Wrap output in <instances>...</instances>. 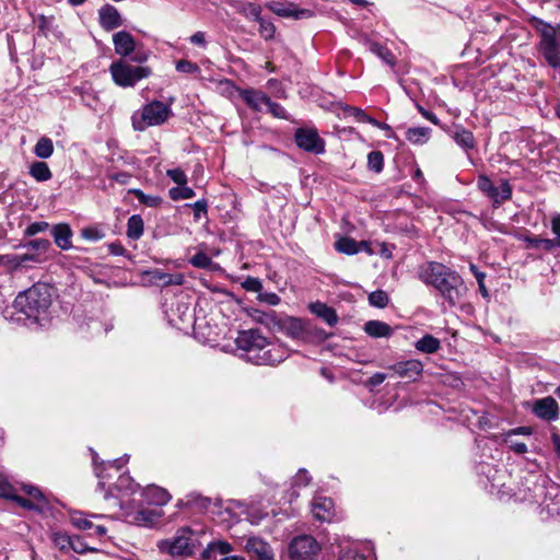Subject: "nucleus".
Instances as JSON below:
<instances>
[{
    "label": "nucleus",
    "instance_id": "aec40b11",
    "mask_svg": "<svg viewBox=\"0 0 560 560\" xmlns=\"http://www.w3.org/2000/svg\"><path fill=\"white\" fill-rule=\"evenodd\" d=\"M51 235L55 244L62 250L72 247V231L67 223H59L52 226Z\"/></svg>",
    "mask_w": 560,
    "mask_h": 560
},
{
    "label": "nucleus",
    "instance_id": "a19ab883",
    "mask_svg": "<svg viewBox=\"0 0 560 560\" xmlns=\"http://www.w3.org/2000/svg\"><path fill=\"white\" fill-rule=\"evenodd\" d=\"M350 112L352 113V115L355 117V119L358 121H361V122H370L371 125L373 126H376L378 128H382V129H388L389 127L385 124H380L377 120H375L374 118H371L370 116H368L362 109L360 108H357V107H352L350 108Z\"/></svg>",
    "mask_w": 560,
    "mask_h": 560
},
{
    "label": "nucleus",
    "instance_id": "4c0bfd02",
    "mask_svg": "<svg viewBox=\"0 0 560 560\" xmlns=\"http://www.w3.org/2000/svg\"><path fill=\"white\" fill-rule=\"evenodd\" d=\"M170 198L172 200H182V199H190L195 196V191L192 188L186 185H178L177 187H173L168 191Z\"/></svg>",
    "mask_w": 560,
    "mask_h": 560
},
{
    "label": "nucleus",
    "instance_id": "cd10ccee",
    "mask_svg": "<svg viewBox=\"0 0 560 560\" xmlns=\"http://www.w3.org/2000/svg\"><path fill=\"white\" fill-rule=\"evenodd\" d=\"M366 44L369 46V49L371 52L375 54L377 57H380L386 65L394 67L396 63V58L392 54L389 49L382 46L378 43L366 40Z\"/></svg>",
    "mask_w": 560,
    "mask_h": 560
},
{
    "label": "nucleus",
    "instance_id": "0e129e2a",
    "mask_svg": "<svg viewBox=\"0 0 560 560\" xmlns=\"http://www.w3.org/2000/svg\"><path fill=\"white\" fill-rule=\"evenodd\" d=\"M243 288L246 289L247 291H252V292H260L261 291V282L259 279L257 278H252V277H248L244 282H243Z\"/></svg>",
    "mask_w": 560,
    "mask_h": 560
},
{
    "label": "nucleus",
    "instance_id": "4468645a",
    "mask_svg": "<svg viewBox=\"0 0 560 560\" xmlns=\"http://www.w3.org/2000/svg\"><path fill=\"white\" fill-rule=\"evenodd\" d=\"M534 26L539 32L541 36L540 48H549L555 45H560L559 34H560V25L557 27L544 22L540 19H534Z\"/></svg>",
    "mask_w": 560,
    "mask_h": 560
},
{
    "label": "nucleus",
    "instance_id": "9d476101",
    "mask_svg": "<svg viewBox=\"0 0 560 560\" xmlns=\"http://www.w3.org/2000/svg\"><path fill=\"white\" fill-rule=\"evenodd\" d=\"M266 8L285 19L303 20L314 15L308 9H299L294 3L282 0H270L266 3Z\"/></svg>",
    "mask_w": 560,
    "mask_h": 560
},
{
    "label": "nucleus",
    "instance_id": "20e7f679",
    "mask_svg": "<svg viewBox=\"0 0 560 560\" xmlns=\"http://www.w3.org/2000/svg\"><path fill=\"white\" fill-rule=\"evenodd\" d=\"M171 114L170 105L160 101L150 102L132 114V128L136 131H144L149 127L163 125Z\"/></svg>",
    "mask_w": 560,
    "mask_h": 560
},
{
    "label": "nucleus",
    "instance_id": "c9c22d12",
    "mask_svg": "<svg viewBox=\"0 0 560 560\" xmlns=\"http://www.w3.org/2000/svg\"><path fill=\"white\" fill-rule=\"evenodd\" d=\"M541 51L548 65L560 70V44L541 49Z\"/></svg>",
    "mask_w": 560,
    "mask_h": 560
},
{
    "label": "nucleus",
    "instance_id": "13d9d810",
    "mask_svg": "<svg viewBox=\"0 0 560 560\" xmlns=\"http://www.w3.org/2000/svg\"><path fill=\"white\" fill-rule=\"evenodd\" d=\"M311 477L305 469H300L293 478V487H305L310 483Z\"/></svg>",
    "mask_w": 560,
    "mask_h": 560
},
{
    "label": "nucleus",
    "instance_id": "69168bd1",
    "mask_svg": "<svg viewBox=\"0 0 560 560\" xmlns=\"http://www.w3.org/2000/svg\"><path fill=\"white\" fill-rule=\"evenodd\" d=\"M533 433V429L530 427H518L516 429L510 430L504 434V442H510V438L515 434L522 435H530Z\"/></svg>",
    "mask_w": 560,
    "mask_h": 560
},
{
    "label": "nucleus",
    "instance_id": "8fccbe9b",
    "mask_svg": "<svg viewBox=\"0 0 560 560\" xmlns=\"http://www.w3.org/2000/svg\"><path fill=\"white\" fill-rule=\"evenodd\" d=\"M258 23H259V33H260V35L265 39L272 38L273 35H275V32H276L275 25L271 22H269V21H267V20H265L262 18H261L260 21H258Z\"/></svg>",
    "mask_w": 560,
    "mask_h": 560
},
{
    "label": "nucleus",
    "instance_id": "338daca9",
    "mask_svg": "<svg viewBox=\"0 0 560 560\" xmlns=\"http://www.w3.org/2000/svg\"><path fill=\"white\" fill-rule=\"evenodd\" d=\"M12 493V487L7 478L0 474V497L9 498Z\"/></svg>",
    "mask_w": 560,
    "mask_h": 560
},
{
    "label": "nucleus",
    "instance_id": "e2e57ef3",
    "mask_svg": "<svg viewBox=\"0 0 560 560\" xmlns=\"http://www.w3.org/2000/svg\"><path fill=\"white\" fill-rule=\"evenodd\" d=\"M258 300L268 305H278L280 303L279 295L272 292H259Z\"/></svg>",
    "mask_w": 560,
    "mask_h": 560
},
{
    "label": "nucleus",
    "instance_id": "bb28decb",
    "mask_svg": "<svg viewBox=\"0 0 560 560\" xmlns=\"http://www.w3.org/2000/svg\"><path fill=\"white\" fill-rule=\"evenodd\" d=\"M30 175L37 182H47L52 177V173L46 162L36 161L30 165Z\"/></svg>",
    "mask_w": 560,
    "mask_h": 560
},
{
    "label": "nucleus",
    "instance_id": "ddd939ff",
    "mask_svg": "<svg viewBox=\"0 0 560 560\" xmlns=\"http://www.w3.org/2000/svg\"><path fill=\"white\" fill-rule=\"evenodd\" d=\"M296 340L305 339L308 335L305 323L295 317L281 316L277 330Z\"/></svg>",
    "mask_w": 560,
    "mask_h": 560
},
{
    "label": "nucleus",
    "instance_id": "4be33fe9",
    "mask_svg": "<svg viewBox=\"0 0 560 560\" xmlns=\"http://www.w3.org/2000/svg\"><path fill=\"white\" fill-rule=\"evenodd\" d=\"M141 495L149 505L162 506L165 505L170 500L171 495L168 492L156 486H149L142 492Z\"/></svg>",
    "mask_w": 560,
    "mask_h": 560
},
{
    "label": "nucleus",
    "instance_id": "c85d7f7f",
    "mask_svg": "<svg viewBox=\"0 0 560 560\" xmlns=\"http://www.w3.org/2000/svg\"><path fill=\"white\" fill-rule=\"evenodd\" d=\"M431 129L428 127H413L406 131L408 141L415 144H423L430 138Z\"/></svg>",
    "mask_w": 560,
    "mask_h": 560
},
{
    "label": "nucleus",
    "instance_id": "7ed1b4c3",
    "mask_svg": "<svg viewBox=\"0 0 560 560\" xmlns=\"http://www.w3.org/2000/svg\"><path fill=\"white\" fill-rule=\"evenodd\" d=\"M51 304L50 288L44 283H36L21 292L14 300L16 311L28 318L38 319Z\"/></svg>",
    "mask_w": 560,
    "mask_h": 560
},
{
    "label": "nucleus",
    "instance_id": "a878e982",
    "mask_svg": "<svg viewBox=\"0 0 560 560\" xmlns=\"http://www.w3.org/2000/svg\"><path fill=\"white\" fill-rule=\"evenodd\" d=\"M453 139L465 150H471L475 147V138L472 132L463 128L462 126L455 127Z\"/></svg>",
    "mask_w": 560,
    "mask_h": 560
},
{
    "label": "nucleus",
    "instance_id": "79ce46f5",
    "mask_svg": "<svg viewBox=\"0 0 560 560\" xmlns=\"http://www.w3.org/2000/svg\"><path fill=\"white\" fill-rule=\"evenodd\" d=\"M190 264L197 268L209 269L213 265V261L207 254L198 252L190 258Z\"/></svg>",
    "mask_w": 560,
    "mask_h": 560
},
{
    "label": "nucleus",
    "instance_id": "f257e3e1",
    "mask_svg": "<svg viewBox=\"0 0 560 560\" xmlns=\"http://www.w3.org/2000/svg\"><path fill=\"white\" fill-rule=\"evenodd\" d=\"M235 343L244 359L256 365H276L289 357L282 346L271 345L258 329L240 331Z\"/></svg>",
    "mask_w": 560,
    "mask_h": 560
},
{
    "label": "nucleus",
    "instance_id": "5fc2aeb1",
    "mask_svg": "<svg viewBox=\"0 0 560 560\" xmlns=\"http://www.w3.org/2000/svg\"><path fill=\"white\" fill-rule=\"evenodd\" d=\"M50 242L45 238H36L26 244L27 247L37 250V252H47L50 247Z\"/></svg>",
    "mask_w": 560,
    "mask_h": 560
},
{
    "label": "nucleus",
    "instance_id": "c756f323",
    "mask_svg": "<svg viewBox=\"0 0 560 560\" xmlns=\"http://www.w3.org/2000/svg\"><path fill=\"white\" fill-rule=\"evenodd\" d=\"M139 488L132 480V478L128 475H121L118 477L116 483L114 485V489L121 494V497L127 495L129 493H135Z\"/></svg>",
    "mask_w": 560,
    "mask_h": 560
},
{
    "label": "nucleus",
    "instance_id": "72a5a7b5",
    "mask_svg": "<svg viewBox=\"0 0 560 560\" xmlns=\"http://www.w3.org/2000/svg\"><path fill=\"white\" fill-rule=\"evenodd\" d=\"M335 248L346 255H354L359 253L358 243L351 237H341L335 243Z\"/></svg>",
    "mask_w": 560,
    "mask_h": 560
},
{
    "label": "nucleus",
    "instance_id": "3c124183",
    "mask_svg": "<svg viewBox=\"0 0 560 560\" xmlns=\"http://www.w3.org/2000/svg\"><path fill=\"white\" fill-rule=\"evenodd\" d=\"M166 175L177 185H186L187 176L180 168H171L166 171Z\"/></svg>",
    "mask_w": 560,
    "mask_h": 560
},
{
    "label": "nucleus",
    "instance_id": "052dcab7",
    "mask_svg": "<svg viewBox=\"0 0 560 560\" xmlns=\"http://www.w3.org/2000/svg\"><path fill=\"white\" fill-rule=\"evenodd\" d=\"M194 209L195 220H199L201 214H207L208 211V202L205 199L198 200L195 203L190 205Z\"/></svg>",
    "mask_w": 560,
    "mask_h": 560
},
{
    "label": "nucleus",
    "instance_id": "6e6d98bb",
    "mask_svg": "<svg viewBox=\"0 0 560 560\" xmlns=\"http://www.w3.org/2000/svg\"><path fill=\"white\" fill-rule=\"evenodd\" d=\"M48 228H49V224L47 222H44V221L34 222L26 228L25 235L33 236L40 232L46 231Z\"/></svg>",
    "mask_w": 560,
    "mask_h": 560
},
{
    "label": "nucleus",
    "instance_id": "a18cd8bd",
    "mask_svg": "<svg viewBox=\"0 0 560 560\" xmlns=\"http://www.w3.org/2000/svg\"><path fill=\"white\" fill-rule=\"evenodd\" d=\"M176 70L178 72L188 73V74H199L200 68L197 63L191 62L189 60L182 59L176 62Z\"/></svg>",
    "mask_w": 560,
    "mask_h": 560
},
{
    "label": "nucleus",
    "instance_id": "a211bd4d",
    "mask_svg": "<svg viewBox=\"0 0 560 560\" xmlns=\"http://www.w3.org/2000/svg\"><path fill=\"white\" fill-rule=\"evenodd\" d=\"M113 44L115 52L121 57L130 56L136 50L135 38L126 31H120L114 34Z\"/></svg>",
    "mask_w": 560,
    "mask_h": 560
},
{
    "label": "nucleus",
    "instance_id": "49530a36",
    "mask_svg": "<svg viewBox=\"0 0 560 560\" xmlns=\"http://www.w3.org/2000/svg\"><path fill=\"white\" fill-rule=\"evenodd\" d=\"M71 523L82 530H90L94 527L93 523L83 514L75 513L71 516Z\"/></svg>",
    "mask_w": 560,
    "mask_h": 560
},
{
    "label": "nucleus",
    "instance_id": "0eeeda50",
    "mask_svg": "<svg viewBox=\"0 0 560 560\" xmlns=\"http://www.w3.org/2000/svg\"><path fill=\"white\" fill-rule=\"evenodd\" d=\"M191 530L183 527L177 530L176 535L170 539L158 542L160 551L166 552L173 557H189L195 552V545L190 538Z\"/></svg>",
    "mask_w": 560,
    "mask_h": 560
},
{
    "label": "nucleus",
    "instance_id": "de8ad7c7",
    "mask_svg": "<svg viewBox=\"0 0 560 560\" xmlns=\"http://www.w3.org/2000/svg\"><path fill=\"white\" fill-rule=\"evenodd\" d=\"M72 536L62 533H55L52 535V541L61 551H66L71 547Z\"/></svg>",
    "mask_w": 560,
    "mask_h": 560
},
{
    "label": "nucleus",
    "instance_id": "6ab92c4d",
    "mask_svg": "<svg viewBox=\"0 0 560 560\" xmlns=\"http://www.w3.org/2000/svg\"><path fill=\"white\" fill-rule=\"evenodd\" d=\"M240 96L255 112H261L266 104L269 103V97L266 93L259 90L245 89L240 91Z\"/></svg>",
    "mask_w": 560,
    "mask_h": 560
},
{
    "label": "nucleus",
    "instance_id": "09e8293b",
    "mask_svg": "<svg viewBox=\"0 0 560 560\" xmlns=\"http://www.w3.org/2000/svg\"><path fill=\"white\" fill-rule=\"evenodd\" d=\"M0 265L7 267L10 271L18 270L21 267L16 254L0 255Z\"/></svg>",
    "mask_w": 560,
    "mask_h": 560
},
{
    "label": "nucleus",
    "instance_id": "58836bf2",
    "mask_svg": "<svg viewBox=\"0 0 560 560\" xmlns=\"http://www.w3.org/2000/svg\"><path fill=\"white\" fill-rule=\"evenodd\" d=\"M126 463L125 459L122 458H118V459H115L113 462H108L107 464L103 465V467H95V474L96 476L100 478V481H98V487L104 489L105 487V482L103 481L104 479L107 478V476L105 475V470L109 467H115L116 469H120L121 466Z\"/></svg>",
    "mask_w": 560,
    "mask_h": 560
},
{
    "label": "nucleus",
    "instance_id": "473e14b6",
    "mask_svg": "<svg viewBox=\"0 0 560 560\" xmlns=\"http://www.w3.org/2000/svg\"><path fill=\"white\" fill-rule=\"evenodd\" d=\"M440 340L431 335H425L416 342L417 350L424 353H434L440 349Z\"/></svg>",
    "mask_w": 560,
    "mask_h": 560
},
{
    "label": "nucleus",
    "instance_id": "39448f33",
    "mask_svg": "<svg viewBox=\"0 0 560 560\" xmlns=\"http://www.w3.org/2000/svg\"><path fill=\"white\" fill-rule=\"evenodd\" d=\"M114 82L122 88L133 86L138 81L151 75L149 67L131 66L127 61L119 60L109 67Z\"/></svg>",
    "mask_w": 560,
    "mask_h": 560
},
{
    "label": "nucleus",
    "instance_id": "f704fd0d",
    "mask_svg": "<svg viewBox=\"0 0 560 560\" xmlns=\"http://www.w3.org/2000/svg\"><path fill=\"white\" fill-rule=\"evenodd\" d=\"M130 192L138 201L147 207L156 208L162 203V198L156 195H147L140 189H131Z\"/></svg>",
    "mask_w": 560,
    "mask_h": 560
},
{
    "label": "nucleus",
    "instance_id": "5701e85b",
    "mask_svg": "<svg viewBox=\"0 0 560 560\" xmlns=\"http://www.w3.org/2000/svg\"><path fill=\"white\" fill-rule=\"evenodd\" d=\"M363 329L373 338L389 337L393 334V328L381 320H369L364 324Z\"/></svg>",
    "mask_w": 560,
    "mask_h": 560
},
{
    "label": "nucleus",
    "instance_id": "f03ea898",
    "mask_svg": "<svg viewBox=\"0 0 560 560\" xmlns=\"http://www.w3.org/2000/svg\"><path fill=\"white\" fill-rule=\"evenodd\" d=\"M419 278L433 285L451 306L456 305L466 294L462 277L443 264L428 261L419 268Z\"/></svg>",
    "mask_w": 560,
    "mask_h": 560
},
{
    "label": "nucleus",
    "instance_id": "6e6552de",
    "mask_svg": "<svg viewBox=\"0 0 560 560\" xmlns=\"http://www.w3.org/2000/svg\"><path fill=\"white\" fill-rule=\"evenodd\" d=\"M119 506L124 511V515L128 522L139 526H152L162 516V513L156 509L143 506H138L136 509L130 506V504L125 502L122 498L119 500Z\"/></svg>",
    "mask_w": 560,
    "mask_h": 560
},
{
    "label": "nucleus",
    "instance_id": "393cba45",
    "mask_svg": "<svg viewBox=\"0 0 560 560\" xmlns=\"http://www.w3.org/2000/svg\"><path fill=\"white\" fill-rule=\"evenodd\" d=\"M252 317L255 322L266 326L270 330L276 331L281 316L278 315L275 311L262 312L255 310L252 314Z\"/></svg>",
    "mask_w": 560,
    "mask_h": 560
},
{
    "label": "nucleus",
    "instance_id": "f8f14e48",
    "mask_svg": "<svg viewBox=\"0 0 560 560\" xmlns=\"http://www.w3.org/2000/svg\"><path fill=\"white\" fill-rule=\"evenodd\" d=\"M533 413L545 421L551 422L559 418V406L556 399L547 396L532 402Z\"/></svg>",
    "mask_w": 560,
    "mask_h": 560
},
{
    "label": "nucleus",
    "instance_id": "774afa93",
    "mask_svg": "<svg viewBox=\"0 0 560 560\" xmlns=\"http://www.w3.org/2000/svg\"><path fill=\"white\" fill-rule=\"evenodd\" d=\"M190 43L194 44V45H197V46H200V47H205L207 42H206V35L203 32H196L195 34H192L189 38Z\"/></svg>",
    "mask_w": 560,
    "mask_h": 560
},
{
    "label": "nucleus",
    "instance_id": "1a4fd4ad",
    "mask_svg": "<svg viewBox=\"0 0 560 560\" xmlns=\"http://www.w3.org/2000/svg\"><path fill=\"white\" fill-rule=\"evenodd\" d=\"M477 186L487 197L492 199L494 205L510 200L512 197V187L506 179L500 180V186H495L486 175L478 176Z\"/></svg>",
    "mask_w": 560,
    "mask_h": 560
},
{
    "label": "nucleus",
    "instance_id": "680f3d73",
    "mask_svg": "<svg viewBox=\"0 0 560 560\" xmlns=\"http://www.w3.org/2000/svg\"><path fill=\"white\" fill-rule=\"evenodd\" d=\"M268 112L277 118H285V109L278 103L272 102L269 98V103L266 104Z\"/></svg>",
    "mask_w": 560,
    "mask_h": 560
},
{
    "label": "nucleus",
    "instance_id": "b1692460",
    "mask_svg": "<svg viewBox=\"0 0 560 560\" xmlns=\"http://www.w3.org/2000/svg\"><path fill=\"white\" fill-rule=\"evenodd\" d=\"M313 314L320 317L329 326H334L338 322V316L334 308L327 306L325 303L316 302L310 305Z\"/></svg>",
    "mask_w": 560,
    "mask_h": 560
},
{
    "label": "nucleus",
    "instance_id": "412c9836",
    "mask_svg": "<svg viewBox=\"0 0 560 560\" xmlns=\"http://www.w3.org/2000/svg\"><path fill=\"white\" fill-rule=\"evenodd\" d=\"M245 548L248 552L257 556L259 560H271L273 558L272 548L260 538L252 537L247 539Z\"/></svg>",
    "mask_w": 560,
    "mask_h": 560
},
{
    "label": "nucleus",
    "instance_id": "9b49d317",
    "mask_svg": "<svg viewBox=\"0 0 560 560\" xmlns=\"http://www.w3.org/2000/svg\"><path fill=\"white\" fill-rule=\"evenodd\" d=\"M295 142L299 148L314 153L322 154L325 152V141L318 136L314 129L300 128L295 132Z\"/></svg>",
    "mask_w": 560,
    "mask_h": 560
},
{
    "label": "nucleus",
    "instance_id": "7c9ffc66",
    "mask_svg": "<svg viewBox=\"0 0 560 560\" xmlns=\"http://www.w3.org/2000/svg\"><path fill=\"white\" fill-rule=\"evenodd\" d=\"M54 153L52 140L48 137H42L38 139L34 147V154L39 159H48Z\"/></svg>",
    "mask_w": 560,
    "mask_h": 560
},
{
    "label": "nucleus",
    "instance_id": "423d86ee",
    "mask_svg": "<svg viewBox=\"0 0 560 560\" xmlns=\"http://www.w3.org/2000/svg\"><path fill=\"white\" fill-rule=\"evenodd\" d=\"M322 551L319 542L311 535H299L288 545L289 560H317Z\"/></svg>",
    "mask_w": 560,
    "mask_h": 560
},
{
    "label": "nucleus",
    "instance_id": "dca6fc26",
    "mask_svg": "<svg viewBox=\"0 0 560 560\" xmlns=\"http://www.w3.org/2000/svg\"><path fill=\"white\" fill-rule=\"evenodd\" d=\"M396 375L402 378H412L415 380L419 375H421L423 371V365L419 360H407L402 362H397L390 366H388Z\"/></svg>",
    "mask_w": 560,
    "mask_h": 560
},
{
    "label": "nucleus",
    "instance_id": "864d4df0",
    "mask_svg": "<svg viewBox=\"0 0 560 560\" xmlns=\"http://www.w3.org/2000/svg\"><path fill=\"white\" fill-rule=\"evenodd\" d=\"M70 549H72L77 553H83L85 551L95 550L94 548H89L84 540L79 536H72Z\"/></svg>",
    "mask_w": 560,
    "mask_h": 560
},
{
    "label": "nucleus",
    "instance_id": "2f4dec72",
    "mask_svg": "<svg viewBox=\"0 0 560 560\" xmlns=\"http://www.w3.org/2000/svg\"><path fill=\"white\" fill-rule=\"evenodd\" d=\"M143 234V220L140 215L135 214L128 219L127 236L131 240H139Z\"/></svg>",
    "mask_w": 560,
    "mask_h": 560
},
{
    "label": "nucleus",
    "instance_id": "37998d69",
    "mask_svg": "<svg viewBox=\"0 0 560 560\" xmlns=\"http://www.w3.org/2000/svg\"><path fill=\"white\" fill-rule=\"evenodd\" d=\"M371 305L383 308L388 304V295L385 291L377 290L369 295Z\"/></svg>",
    "mask_w": 560,
    "mask_h": 560
},
{
    "label": "nucleus",
    "instance_id": "bf43d9fd",
    "mask_svg": "<svg viewBox=\"0 0 560 560\" xmlns=\"http://www.w3.org/2000/svg\"><path fill=\"white\" fill-rule=\"evenodd\" d=\"M24 491L33 499L34 501L40 502L46 505L47 501L43 492L33 486H25Z\"/></svg>",
    "mask_w": 560,
    "mask_h": 560
},
{
    "label": "nucleus",
    "instance_id": "4d7b16f0",
    "mask_svg": "<svg viewBox=\"0 0 560 560\" xmlns=\"http://www.w3.org/2000/svg\"><path fill=\"white\" fill-rule=\"evenodd\" d=\"M208 545L209 547H212V550L215 552V555H228L232 551V546L223 540L212 541Z\"/></svg>",
    "mask_w": 560,
    "mask_h": 560
},
{
    "label": "nucleus",
    "instance_id": "f3484780",
    "mask_svg": "<svg viewBox=\"0 0 560 560\" xmlns=\"http://www.w3.org/2000/svg\"><path fill=\"white\" fill-rule=\"evenodd\" d=\"M100 24L105 31H112L122 25V19L118 10L105 4L98 10Z\"/></svg>",
    "mask_w": 560,
    "mask_h": 560
},
{
    "label": "nucleus",
    "instance_id": "c03bdc74",
    "mask_svg": "<svg viewBox=\"0 0 560 560\" xmlns=\"http://www.w3.org/2000/svg\"><path fill=\"white\" fill-rule=\"evenodd\" d=\"M526 242L528 243L529 247L533 248H544L546 250H551L555 247L553 240L549 238H541V237H527Z\"/></svg>",
    "mask_w": 560,
    "mask_h": 560
},
{
    "label": "nucleus",
    "instance_id": "ea45409f",
    "mask_svg": "<svg viewBox=\"0 0 560 560\" xmlns=\"http://www.w3.org/2000/svg\"><path fill=\"white\" fill-rule=\"evenodd\" d=\"M384 158L381 151H372L368 155V166L371 171L380 173L383 170Z\"/></svg>",
    "mask_w": 560,
    "mask_h": 560
},
{
    "label": "nucleus",
    "instance_id": "603ef678",
    "mask_svg": "<svg viewBox=\"0 0 560 560\" xmlns=\"http://www.w3.org/2000/svg\"><path fill=\"white\" fill-rule=\"evenodd\" d=\"M10 498H12L21 506L26 508L28 510H42L45 506V504H43L40 502H37V501L32 502L31 500L22 498V497H19V495H12L11 494Z\"/></svg>",
    "mask_w": 560,
    "mask_h": 560
},
{
    "label": "nucleus",
    "instance_id": "e433bc0d",
    "mask_svg": "<svg viewBox=\"0 0 560 560\" xmlns=\"http://www.w3.org/2000/svg\"><path fill=\"white\" fill-rule=\"evenodd\" d=\"M240 12L248 20L260 21L261 20V7L253 3L246 2L242 5Z\"/></svg>",
    "mask_w": 560,
    "mask_h": 560
},
{
    "label": "nucleus",
    "instance_id": "2eb2a0df",
    "mask_svg": "<svg viewBox=\"0 0 560 560\" xmlns=\"http://www.w3.org/2000/svg\"><path fill=\"white\" fill-rule=\"evenodd\" d=\"M314 517L322 522H330L335 516V504L330 498L315 497L312 502Z\"/></svg>",
    "mask_w": 560,
    "mask_h": 560
}]
</instances>
